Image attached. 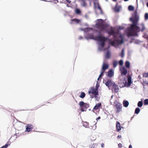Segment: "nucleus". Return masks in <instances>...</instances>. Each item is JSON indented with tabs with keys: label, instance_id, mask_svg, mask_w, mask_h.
I'll return each instance as SVG.
<instances>
[{
	"label": "nucleus",
	"instance_id": "nucleus-35",
	"mask_svg": "<svg viewBox=\"0 0 148 148\" xmlns=\"http://www.w3.org/2000/svg\"><path fill=\"white\" fill-rule=\"evenodd\" d=\"M144 103L145 105H147L148 104V99H146L145 100Z\"/></svg>",
	"mask_w": 148,
	"mask_h": 148
},
{
	"label": "nucleus",
	"instance_id": "nucleus-42",
	"mask_svg": "<svg viewBox=\"0 0 148 148\" xmlns=\"http://www.w3.org/2000/svg\"><path fill=\"white\" fill-rule=\"evenodd\" d=\"M83 39V37L82 36H80L79 37V40H81Z\"/></svg>",
	"mask_w": 148,
	"mask_h": 148
},
{
	"label": "nucleus",
	"instance_id": "nucleus-22",
	"mask_svg": "<svg viewBox=\"0 0 148 148\" xmlns=\"http://www.w3.org/2000/svg\"><path fill=\"white\" fill-rule=\"evenodd\" d=\"M96 123L97 122L95 123V124L93 126H90L89 128L90 129H92L94 130H95L97 128V126L96 125Z\"/></svg>",
	"mask_w": 148,
	"mask_h": 148
},
{
	"label": "nucleus",
	"instance_id": "nucleus-3",
	"mask_svg": "<svg viewBox=\"0 0 148 148\" xmlns=\"http://www.w3.org/2000/svg\"><path fill=\"white\" fill-rule=\"evenodd\" d=\"M96 27L101 30H106L107 28V25L104 23V22L101 19H97L96 21Z\"/></svg>",
	"mask_w": 148,
	"mask_h": 148
},
{
	"label": "nucleus",
	"instance_id": "nucleus-24",
	"mask_svg": "<svg viewBox=\"0 0 148 148\" xmlns=\"http://www.w3.org/2000/svg\"><path fill=\"white\" fill-rule=\"evenodd\" d=\"M125 66L127 68H129L130 67V62L128 61H126L125 63Z\"/></svg>",
	"mask_w": 148,
	"mask_h": 148
},
{
	"label": "nucleus",
	"instance_id": "nucleus-48",
	"mask_svg": "<svg viewBox=\"0 0 148 148\" xmlns=\"http://www.w3.org/2000/svg\"><path fill=\"white\" fill-rule=\"evenodd\" d=\"M100 78H99V77H98V79H97V80H98V81H99V79H100Z\"/></svg>",
	"mask_w": 148,
	"mask_h": 148
},
{
	"label": "nucleus",
	"instance_id": "nucleus-52",
	"mask_svg": "<svg viewBox=\"0 0 148 148\" xmlns=\"http://www.w3.org/2000/svg\"><path fill=\"white\" fill-rule=\"evenodd\" d=\"M67 2H68L69 3H70L71 2V1H67Z\"/></svg>",
	"mask_w": 148,
	"mask_h": 148
},
{
	"label": "nucleus",
	"instance_id": "nucleus-10",
	"mask_svg": "<svg viewBox=\"0 0 148 148\" xmlns=\"http://www.w3.org/2000/svg\"><path fill=\"white\" fill-rule=\"evenodd\" d=\"M114 75V71L112 69H110L108 72V76L109 77H112Z\"/></svg>",
	"mask_w": 148,
	"mask_h": 148
},
{
	"label": "nucleus",
	"instance_id": "nucleus-26",
	"mask_svg": "<svg viewBox=\"0 0 148 148\" xmlns=\"http://www.w3.org/2000/svg\"><path fill=\"white\" fill-rule=\"evenodd\" d=\"M140 110L139 108H137L135 110V113L137 114H138L140 112Z\"/></svg>",
	"mask_w": 148,
	"mask_h": 148
},
{
	"label": "nucleus",
	"instance_id": "nucleus-53",
	"mask_svg": "<svg viewBox=\"0 0 148 148\" xmlns=\"http://www.w3.org/2000/svg\"><path fill=\"white\" fill-rule=\"evenodd\" d=\"M124 1H128V0H124Z\"/></svg>",
	"mask_w": 148,
	"mask_h": 148
},
{
	"label": "nucleus",
	"instance_id": "nucleus-20",
	"mask_svg": "<svg viewBox=\"0 0 148 148\" xmlns=\"http://www.w3.org/2000/svg\"><path fill=\"white\" fill-rule=\"evenodd\" d=\"M101 105V103H98L96 104L94 108L93 109L94 110H97L99 108Z\"/></svg>",
	"mask_w": 148,
	"mask_h": 148
},
{
	"label": "nucleus",
	"instance_id": "nucleus-32",
	"mask_svg": "<svg viewBox=\"0 0 148 148\" xmlns=\"http://www.w3.org/2000/svg\"><path fill=\"white\" fill-rule=\"evenodd\" d=\"M90 139L92 141H94L96 139V138L95 136H91L90 137Z\"/></svg>",
	"mask_w": 148,
	"mask_h": 148
},
{
	"label": "nucleus",
	"instance_id": "nucleus-5",
	"mask_svg": "<svg viewBox=\"0 0 148 148\" xmlns=\"http://www.w3.org/2000/svg\"><path fill=\"white\" fill-rule=\"evenodd\" d=\"M79 105L80 107H83L87 109L89 107V104L87 103H84L83 101H81L79 102Z\"/></svg>",
	"mask_w": 148,
	"mask_h": 148
},
{
	"label": "nucleus",
	"instance_id": "nucleus-17",
	"mask_svg": "<svg viewBox=\"0 0 148 148\" xmlns=\"http://www.w3.org/2000/svg\"><path fill=\"white\" fill-rule=\"evenodd\" d=\"M83 126L86 128H89V123L86 122H83Z\"/></svg>",
	"mask_w": 148,
	"mask_h": 148
},
{
	"label": "nucleus",
	"instance_id": "nucleus-9",
	"mask_svg": "<svg viewBox=\"0 0 148 148\" xmlns=\"http://www.w3.org/2000/svg\"><path fill=\"white\" fill-rule=\"evenodd\" d=\"M116 109H117L116 112H119L121 110L122 106L119 103H117L115 105Z\"/></svg>",
	"mask_w": 148,
	"mask_h": 148
},
{
	"label": "nucleus",
	"instance_id": "nucleus-27",
	"mask_svg": "<svg viewBox=\"0 0 148 148\" xmlns=\"http://www.w3.org/2000/svg\"><path fill=\"white\" fill-rule=\"evenodd\" d=\"M85 96V94L84 92H82L81 93L79 97L82 98H84Z\"/></svg>",
	"mask_w": 148,
	"mask_h": 148
},
{
	"label": "nucleus",
	"instance_id": "nucleus-16",
	"mask_svg": "<svg viewBox=\"0 0 148 148\" xmlns=\"http://www.w3.org/2000/svg\"><path fill=\"white\" fill-rule=\"evenodd\" d=\"M80 21V20H78L76 18H75L71 20L70 22V23L71 24H73L75 22L76 23H78Z\"/></svg>",
	"mask_w": 148,
	"mask_h": 148
},
{
	"label": "nucleus",
	"instance_id": "nucleus-21",
	"mask_svg": "<svg viewBox=\"0 0 148 148\" xmlns=\"http://www.w3.org/2000/svg\"><path fill=\"white\" fill-rule=\"evenodd\" d=\"M118 64V62L116 60H114L113 61V65L114 68H116Z\"/></svg>",
	"mask_w": 148,
	"mask_h": 148
},
{
	"label": "nucleus",
	"instance_id": "nucleus-36",
	"mask_svg": "<svg viewBox=\"0 0 148 148\" xmlns=\"http://www.w3.org/2000/svg\"><path fill=\"white\" fill-rule=\"evenodd\" d=\"M145 20H146L148 19V13H146L145 15Z\"/></svg>",
	"mask_w": 148,
	"mask_h": 148
},
{
	"label": "nucleus",
	"instance_id": "nucleus-45",
	"mask_svg": "<svg viewBox=\"0 0 148 148\" xmlns=\"http://www.w3.org/2000/svg\"><path fill=\"white\" fill-rule=\"evenodd\" d=\"M101 147L102 148H103L104 147V144L103 143H102L101 145Z\"/></svg>",
	"mask_w": 148,
	"mask_h": 148
},
{
	"label": "nucleus",
	"instance_id": "nucleus-11",
	"mask_svg": "<svg viewBox=\"0 0 148 148\" xmlns=\"http://www.w3.org/2000/svg\"><path fill=\"white\" fill-rule=\"evenodd\" d=\"M112 84L111 80L110 79H108L105 83V84L106 85L108 86V88H109L112 85Z\"/></svg>",
	"mask_w": 148,
	"mask_h": 148
},
{
	"label": "nucleus",
	"instance_id": "nucleus-38",
	"mask_svg": "<svg viewBox=\"0 0 148 148\" xmlns=\"http://www.w3.org/2000/svg\"><path fill=\"white\" fill-rule=\"evenodd\" d=\"M99 86V85L98 84H97L95 89L97 91H98V88Z\"/></svg>",
	"mask_w": 148,
	"mask_h": 148
},
{
	"label": "nucleus",
	"instance_id": "nucleus-54",
	"mask_svg": "<svg viewBox=\"0 0 148 148\" xmlns=\"http://www.w3.org/2000/svg\"><path fill=\"white\" fill-rule=\"evenodd\" d=\"M110 47V45H109L108 47V49H109Z\"/></svg>",
	"mask_w": 148,
	"mask_h": 148
},
{
	"label": "nucleus",
	"instance_id": "nucleus-19",
	"mask_svg": "<svg viewBox=\"0 0 148 148\" xmlns=\"http://www.w3.org/2000/svg\"><path fill=\"white\" fill-rule=\"evenodd\" d=\"M123 104L124 106L125 107H127L128 106L129 103L127 101H123Z\"/></svg>",
	"mask_w": 148,
	"mask_h": 148
},
{
	"label": "nucleus",
	"instance_id": "nucleus-30",
	"mask_svg": "<svg viewBox=\"0 0 148 148\" xmlns=\"http://www.w3.org/2000/svg\"><path fill=\"white\" fill-rule=\"evenodd\" d=\"M10 143H9V142H8L5 145L3 146L2 147L3 148H7V147L10 145Z\"/></svg>",
	"mask_w": 148,
	"mask_h": 148
},
{
	"label": "nucleus",
	"instance_id": "nucleus-14",
	"mask_svg": "<svg viewBox=\"0 0 148 148\" xmlns=\"http://www.w3.org/2000/svg\"><path fill=\"white\" fill-rule=\"evenodd\" d=\"M116 128L117 131L118 132H119L121 130V128H123L121 126L120 123L118 121H117L116 123Z\"/></svg>",
	"mask_w": 148,
	"mask_h": 148
},
{
	"label": "nucleus",
	"instance_id": "nucleus-13",
	"mask_svg": "<svg viewBox=\"0 0 148 148\" xmlns=\"http://www.w3.org/2000/svg\"><path fill=\"white\" fill-rule=\"evenodd\" d=\"M121 6L116 4L114 8V11L116 12H118L121 10Z\"/></svg>",
	"mask_w": 148,
	"mask_h": 148
},
{
	"label": "nucleus",
	"instance_id": "nucleus-23",
	"mask_svg": "<svg viewBox=\"0 0 148 148\" xmlns=\"http://www.w3.org/2000/svg\"><path fill=\"white\" fill-rule=\"evenodd\" d=\"M124 49H122L121 53L120 55L121 58H123L124 56Z\"/></svg>",
	"mask_w": 148,
	"mask_h": 148
},
{
	"label": "nucleus",
	"instance_id": "nucleus-1",
	"mask_svg": "<svg viewBox=\"0 0 148 148\" xmlns=\"http://www.w3.org/2000/svg\"><path fill=\"white\" fill-rule=\"evenodd\" d=\"M122 29L123 28L120 27L117 31H115L112 27L109 30L108 34L110 35L113 36V40L109 37H104L100 35L97 36H94L93 34H88L87 36L86 35L87 33L92 30V28L89 27L81 28L80 30L84 31V36L87 40L92 39L99 41L98 49L100 51H101L105 50L104 47L105 45V42L107 40L109 42L110 44L113 46L121 44L123 43V35L120 34L119 32V30Z\"/></svg>",
	"mask_w": 148,
	"mask_h": 148
},
{
	"label": "nucleus",
	"instance_id": "nucleus-51",
	"mask_svg": "<svg viewBox=\"0 0 148 148\" xmlns=\"http://www.w3.org/2000/svg\"><path fill=\"white\" fill-rule=\"evenodd\" d=\"M110 103L111 104H112V103L111 101H110Z\"/></svg>",
	"mask_w": 148,
	"mask_h": 148
},
{
	"label": "nucleus",
	"instance_id": "nucleus-15",
	"mask_svg": "<svg viewBox=\"0 0 148 148\" xmlns=\"http://www.w3.org/2000/svg\"><path fill=\"white\" fill-rule=\"evenodd\" d=\"M108 64H106L105 63H103V64L102 68V71L105 72V70L108 69Z\"/></svg>",
	"mask_w": 148,
	"mask_h": 148
},
{
	"label": "nucleus",
	"instance_id": "nucleus-25",
	"mask_svg": "<svg viewBox=\"0 0 148 148\" xmlns=\"http://www.w3.org/2000/svg\"><path fill=\"white\" fill-rule=\"evenodd\" d=\"M106 58H109L110 57V52L109 51H108L106 54Z\"/></svg>",
	"mask_w": 148,
	"mask_h": 148
},
{
	"label": "nucleus",
	"instance_id": "nucleus-6",
	"mask_svg": "<svg viewBox=\"0 0 148 148\" xmlns=\"http://www.w3.org/2000/svg\"><path fill=\"white\" fill-rule=\"evenodd\" d=\"M88 93H91L96 96L98 95V91L94 88L92 87L91 88V90L88 91Z\"/></svg>",
	"mask_w": 148,
	"mask_h": 148
},
{
	"label": "nucleus",
	"instance_id": "nucleus-55",
	"mask_svg": "<svg viewBox=\"0 0 148 148\" xmlns=\"http://www.w3.org/2000/svg\"><path fill=\"white\" fill-rule=\"evenodd\" d=\"M114 1H116V0H112Z\"/></svg>",
	"mask_w": 148,
	"mask_h": 148
},
{
	"label": "nucleus",
	"instance_id": "nucleus-37",
	"mask_svg": "<svg viewBox=\"0 0 148 148\" xmlns=\"http://www.w3.org/2000/svg\"><path fill=\"white\" fill-rule=\"evenodd\" d=\"M143 77H148V72L147 73H145L143 74Z\"/></svg>",
	"mask_w": 148,
	"mask_h": 148
},
{
	"label": "nucleus",
	"instance_id": "nucleus-39",
	"mask_svg": "<svg viewBox=\"0 0 148 148\" xmlns=\"http://www.w3.org/2000/svg\"><path fill=\"white\" fill-rule=\"evenodd\" d=\"M80 110L82 112H84L85 111L84 110V108L83 107H81Z\"/></svg>",
	"mask_w": 148,
	"mask_h": 148
},
{
	"label": "nucleus",
	"instance_id": "nucleus-8",
	"mask_svg": "<svg viewBox=\"0 0 148 148\" xmlns=\"http://www.w3.org/2000/svg\"><path fill=\"white\" fill-rule=\"evenodd\" d=\"M33 128V126L30 124H27L26 126V131L29 132L31 131Z\"/></svg>",
	"mask_w": 148,
	"mask_h": 148
},
{
	"label": "nucleus",
	"instance_id": "nucleus-12",
	"mask_svg": "<svg viewBox=\"0 0 148 148\" xmlns=\"http://www.w3.org/2000/svg\"><path fill=\"white\" fill-rule=\"evenodd\" d=\"M112 86L113 88L115 91V92L116 93L119 90L118 86L114 83H113Z\"/></svg>",
	"mask_w": 148,
	"mask_h": 148
},
{
	"label": "nucleus",
	"instance_id": "nucleus-18",
	"mask_svg": "<svg viewBox=\"0 0 148 148\" xmlns=\"http://www.w3.org/2000/svg\"><path fill=\"white\" fill-rule=\"evenodd\" d=\"M94 5L95 7V8H98L101 11V7H100V6L99 5V3H94Z\"/></svg>",
	"mask_w": 148,
	"mask_h": 148
},
{
	"label": "nucleus",
	"instance_id": "nucleus-28",
	"mask_svg": "<svg viewBox=\"0 0 148 148\" xmlns=\"http://www.w3.org/2000/svg\"><path fill=\"white\" fill-rule=\"evenodd\" d=\"M143 105V103L142 101H139L137 105L138 107H141Z\"/></svg>",
	"mask_w": 148,
	"mask_h": 148
},
{
	"label": "nucleus",
	"instance_id": "nucleus-34",
	"mask_svg": "<svg viewBox=\"0 0 148 148\" xmlns=\"http://www.w3.org/2000/svg\"><path fill=\"white\" fill-rule=\"evenodd\" d=\"M123 64V60H121L119 61V64L120 66H122Z\"/></svg>",
	"mask_w": 148,
	"mask_h": 148
},
{
	"label": "nucleus",
	"instance_id": "nucleus-50",
	"mask_svg": "<svg viewBox=\"0 0 148 148\" xmlns=\"http://www.w3.org/2000/svg\"><path fill=\"white\" fill-rule=\"evenodd\" d=\"M147 6L148 8V2L147 3Z\"/></svg>",
	"mask_w": 148,
	"mask_h": 148
},
{
	"label": "nucleus",
	"instance_id": "nucleus-31",
	"mask_svg": "<svg viewBox=\"0 0 148 148\" xmlns=\"http://www.w3.org/2000/svg\"><path fill=\"white\" fill-rule=\"evenodd\" d=\"M75 12L76 13L78 14H80L81 13V11L80 10L78 9H76Z\"/></svg>",
	"mask_w": 148,
	"mask_h": 148
},
{
	"label": "nucleus",
	"instance_id": "nucleus-41",
	"mask_svg": "<svg viewBox=\"0 0 148 148\" xmlns=\"http://www.w3.org/2000/svg\"><path fill=\"white\" fill-rule=\"evenodd\" d=\"M86 5V3L85 2H84L83 3V5L84 6H85Z\"/></svg>",
	"mask_w": 148,
	"mask_h": 148
},
{
	"label": "nucleus",
	"instance_id": "nucleus-43",
	"mask_svg": "<svg viewBox=\"0 0 148 148\" xmlns=\"http://www.w3.org/2000/svg\"><path fill=\"white\" fill-rule=\"evenodd\" d=\"M100 119V116H99V117L97 118L96 119V120L97 121L98 120H99Z\"/></svg>",
	"mask_w": 148,
	"mask_h": 148
},
{
	"label": "nucleus",
	"instance_id": "nucleus-44",
	"mask_svg": "<svg viewBox=\"0 0 148 148\" xmlns=\"http://www.w3.org/2000/svg\"><path fill=\"white\" fill-rule=\"evenodd\" d=\"M85 17L86 18H88V16L87 15V14H86L85 15Z\"/></svg>",
	"mask_w": 148,
	"mask_h": 148
},
{
	"label": "nucleus",
	"instance_id": "nucleus-40",
	"mask_svg": "<svg viewBox=\"0 0 148 148\" xmlns=\"http://www.w3.org/2000/svg\"><path fill=\"white\" fill-rule=\"evenodd\" d=\"M118 145L119 147V148H121L122 147V145L121 143H119L118 144Z\"/></svg>",
	"mask_w": 148,
	"mask_h": 148
},
{
	"label": "nucleus",
	"instance_id": "nucleus-46",
	"mask_svg": "<svg viewBox=\"0 0 148 148\" xmlns=\"http://www.w3.org/2000/svg\"><path fill=\"white\" fill-rule=\"evenodd\" d=\"M117 137L118 138H121V136L119 135Z\"/></svg>",
	"mask_w": 148,
	"mask_h": 148
},
{
	"label": "nucleus",
	"instance_id": "nucleus-7",
	"mask_svg": "<svg viewBox=\"0 0 148 148\" xmlns=\"http://www.w3.org/2000/svg\"><path fill=\"white\" fill-rule=\"evenodd\" d=\"M120 70L121 71L122 75H125L127 73V70L124 67H122L120 68Z\"/></svg>",
	"mask_w": 148,
	"mask_h": 148
},
{
	"label": "nucleus",
	"instance_id": "nucleus-33",
	"mask_svg": "<svg viewBox=\"0 0 148 148\" xmlns=\"http://www.w3.org/2000/svg\"><path fill=\"white\" fill-rule=\"evenodd\" d=\"M104 72L103 71H102L101 72V73L100 75H99V78H101L103 77V73H104Z\"/></svg>",
	"mask_w": 148,
	"mask_h": 148
},
{
	"label": "nucleus",
	"instance_id": "nucleus-2",
	"mask_svg": "<svg viewBox=\"0 0 148 148\" xmlns=\"http://www.w3.org/2000/svg\"><path fill=\"white\" fill-rule=\"evenodd\" d=\"M139 20V16L136 11L132 14V17L130 18V20L132 22V24L130 27L128 28L127 34L128 36L136 35L137 33L140 31L143 32L145 29L143 23H141L139 27L138 26V22Z\"/></svg>",
	"mask_w": 148,
	"mask_h": 148
},
{
	"label": "nucleus",
	"instance_id": "nucleus-49",
	"mask_svg": "<svg viewBox=\"0 0 148 148\" xmlns=\"http://www.w3.org/2000/svg\"><path fill=\"white\" fill-rule=\"evenodd\" d=\"M113 97V95H112L111 96V99H112Z\"/></svg>",
	"mask_w": 148,
	"mask_h": 148
},
{
	"label": "nucleus",
	"instance_id": "nucleus-47",
	"mask_svg": "<svg viewBox=\"0 0 148 148\" xmlns=\"http://www.w3.org/2000/svg\"><path fill=\"white\" fill-rule=\"evenodd\" d=\"M129 148H132V146L131 145H130L129 146Z\"/></svg>",
	"mask_w": 148,
	"mask_h": 148
},
{
	"label": "nucleus",
	"instance_id": "nucleus-29",
	"mask_svg": "<svg viewBox=\"0 0 148 148\" xmlns=\"http://www.w3.org/2000/svg\"><path fill=\"white\" fill-rule=\"evenodd\" d=\"M128 9L130 11H133L134 9V6L130 5L128 6Z\"/></svg>",
	"mask_w": 148,
	"mask_h": 148
},
{
	"label": "nucleus",
	"instance_id": "nucleus-4",
	"mask_svg": "<svg viewBox=\"0 0 148 148\" xmlns=\"http://www.w3.org/2000/svg\"><path fill=\"white\" fill-rule=\"evenodd\" d=\"M132 83V77L130 75L128 76L127 77V82L126 81H125L124 86L127 87H130Z\"/></svg>",
	"mask_w": 148,
	"mask_h": 148
}]
</instances>
